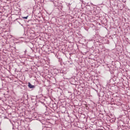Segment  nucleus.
<instances>
[{"label":"nucleus","instance_id":"nucleus-1","mask_svg":"<svg viewBox=\"0 0 130 130\" xmlns=\"http://www.w3.org/2000/svg\"><path fill=\"white\" fill-rule=\"evenodd\" d=\"M28 87L30 88V89H33L35 88V86L32 85L30 82L28 83Z\"/></svg>","mask_w":130,"mask_h":130},{"label":"nucleus","instance_id":"nucleus-2","mask_svg":"<svg viewBox=\"0 0 130 130\" xmlns=\"http://www.w3.org/2000/svg\"><path fill=\"white\" fill-rule=\"evenodd\" d=\"M22 18H23V19H28V16H26V17H22Z\"/></svg>","mask_w":130,"mask_h":130},{"label":"nucleus","instance_id":"nucleus-3","mask_svg":"<svg viewBox=\"0 0 130 130\" xmlns=\"http://www.w3.org/2000/svg\"><path fill=\"white\" fill-rule=\"evenodd\" d=\"M24 52H25V53L27 52V50H25Z\"/></svg>","mask_w":130,"mask_h":130},{"label":"nucleus","instance_id":"nucleus-4","mask_svg":"<svg viewBox=\"0 0 130 130\" xmlns=\"http://www.w3.org/2000/svg\"><path fill=\"white\" fill-rule=\"evenodd\" d=\"M17 20H20V19H16V20L17 21Z\"/></svg>","mask_w":130,"mask_h":130},{"label":"nucleus","instance_id":"nucleus-5","mask_svg":"<svg viewBox=\"0 0 130 130\" xmlns=\"http://www.w3.org/2000/svg\"><path fill=\"white\" fill-rule=\"evenodd\" d=\"M21 26H23V24H21Z\"/></svg>","mask_w":130,"mask_h":130},{"label":"nucleus","instance_id":"nucleus-6","mask_svg":"<svg viewBox=\"0 0 130 130\" xmlns=\"http://www.w3.org/2000/svg\"><path fill=\"white\" fill-rule=\"evenodd\" d=\"M19 24H21L20 22H19Z\"/></svg>","mask_w":130,"mask_h":130}]
</instances>
